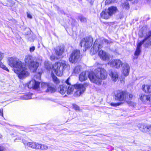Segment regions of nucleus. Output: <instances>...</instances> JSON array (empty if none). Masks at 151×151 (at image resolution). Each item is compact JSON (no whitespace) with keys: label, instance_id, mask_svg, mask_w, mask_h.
<instances>
[{"label":"nucleus","instance_id":"1","mask_svg":"<svg viewBox=\"0 0 151 151\" xmlns=\"http://www.w3.org/2000/svg\"><path fill=\"white\" fill-rule=\"evenodd\" d=\"M107 73L103 68H97L94 72L89 73L88 78L90 81L98 85L101 84L102 80L106 79L107 77Z\"/></svg>","mask_w":151,"mask_h":151},{"label":"nucleus","instance_id":"2","mask_svg":"<svg viewBox=\"0 0 151 151\" xmlns=\"http://www.w3.org/2000/svg\"><path fill=\"white\" fill-rule=\"evenodd\" d=\"M88 85V83H85L83 84H76L74 85H70L67 88V94L68 95L71 94L75 88L76 91L74 94V96H79L85 92L86 87Z\"/></svg>","mask_w":151,"mask_h":151},{"label":"nucleus","instance_id":"3","mask_svg":"<svg viewBox=\"0 0 151 151\" xmlns=\"http://www.w3.org/2000/svg\"><path fill=\"white\" fill-rule=\"evenodd\" d=\"M70 67L66 61H63L61 62L56 63L53 66V70L57 76H61L63 70H69Z\"/></svg>","mask_w":151,"mask_h":151},{"label":"nucleus","instance_id":"4","mask_svg":"<svg viewBox=\"0 0 151 151\" xmlns=\"http://www.w3.org/2000/svg\"><path fill=\"white\" fill-rule=\"evenodd\" d=\"M109 43V42L106 39L103 38L96 39L91 50V53L92 54H96L103 47V45Z\"/></svg>","mask_w":151,"mask_h":151},{"label":"nucleus","instance_id":"5","mask_svg":"<svg viewBox=\"0 0 151 151\" xmlns=\"http://www.w3.org/2000/svg\"><path fill=\"white\" fill-rule=\"evenodd\" d=\"M25 65L28 66L31 70L35 72L39 66V63L34 61L33 57L30 55L26 56L25 58Z\"/></svg>","mask_w":151,"mask_h":151},{"label":"nucleus","instance_id":"6","mask_svg":"<svg viewBox=\"0 0 151 151\" xmlns=\"http://www.w3.org/2000/svg\"><path fill=\"white\" fill-rule=\"evenodd\" d=\"M7 60L8 65L13 68L14 71V69H19L23 63L17 58L14 57L8 58Z\"/></svg>","mask_w":151,"mask_h":151},{"label":"nucleus","instance_id":"7","mask_svg":"<svg viewBox=\"0 0 151 151\" xmlns=\"http://www.w3.org/2000/svg\"><path fill=\"white\" fill-rule=\"evenodd\" d=\"M42 72V70L41 69L40 71L38 72L37 75L34 76L33 79L29 82L28 85L29 88L37 89L39 87L40 83L37 80L40 79L41 74Z\"/></svg>","mask_w":151,"mask_h":151},{"label":"nucleus","instance_id":"8","mask_svg":"<svg viewBox=\"0 0 151 151\" xmlns=\"http://www.w3.org/2000/svg\"><path fill=\"white\" fill-rule=\"evenodd\" d=\"M14 72L17 74L19 78L21 79H23L27 77L29 74L27 69L24 67V63L19 69H14Z\"/></svg>","mask_w":151,"mask_h":151},{"label":"nucleus","instance_id":"9","mask_svg":"<svg viewBox=\"0 0 151 151\" xmlns=\"http://www.w3.org/2000/svg\"><path fill=\"white\" fill-rule=\"evenodd\" d=\"M24 145H26L28 146L36 149H41L42 150H46L48 149L47 146L44 144H39L36 142H28L23 141Z\"/></svg>","mask_w":151,"mask_h":151},{"label":"nucleus","instance_id":"10","mask_svg":"<svg viewBox=\"0 0 151 151\" xmlns=\"http://www.w3.org/2000/svg\"><path fill=\"white\" fill-rule=\"evenodd\" d=\"M80 53L79 50L73 51L71 54L69 59L70 62L74 63L77 62L80 57Z\"/></svg>","mask_w":151,"mask_h":151},{"label":"nucleus","instance_id":"11","mask_svg":"<svg viewBox=\"0 0 151 151\" xmlns=\"http://www.w3.org/2000/svg\"><path fill=\"white\" fill-rule=\"evenodd\" d=\"M93 39L91 37H87L82 40L80 43L81 47H84L86 48L90 47L92 45Z\"/></svg>","mask_w":151,"mask_h":151},{"label":"nucleus","instance_id":"12","mask_svg":"<svg viewBox=\"0 0 151 151\" xmlns=\"http://www.w3.org/2000/svg\"><path fill=\"white\" fill-rule=\"evenodd\" d=\"M151 36V32L150 31H148L146 34V37L145 39L141 42H143V44H144L145 47H148L151 45V38L150 37Z\"/></svg>","mask_w":151,"mask_h":151},{"label":"nucleus","instance_id":"13","mask_svg":"<svg viewBox=\"0 0 151 151\" xmlns=\"http://www.w3.org/2000/svg\"><path fill=\"white\" fill-rule=\"evenodd\" d=\"M125 92L119 91L115 94V99L120 101H123L125 100Z\"/></svg>","mask_w":151,"mask_h":151},{"label":"nucleus","instance_id":"14","mask_svg":"<svg viewBox=\"0 0 151 151\" xmlns=\"http://www.w3.org/2000/svg\"><path fill=\"white\" fill-rule=\"evenodd\" d=\"M108 64L111 67L119 68L122 65V62L119 60H116L110 61Z\"/></svg>","mask_w":151,"mask_h":151},{"label":"nucleus","instance_id":"15","mask_svg":"<svg viewBox=\"0 0 151 151\" xmlns=\"http://www.w3.org/2000/svg\"><path fill=\"white\" fill-rule=\"evenodd\" d=\"M98 55L102 60H106L109 59V56L108 54L103 50H99L98 52Z\"/></svg>","mask_w":151,"mask_h":151},{"label":"nucleus","instance_id":"16","mask_svg":"<svg viewBox=\"0 0 151 151\" xmlns=\"http://www.w3.org/2000/svg\"><path fill=\"white\" fill-rule=\"evenodd\" d=\"M138 127L140 130L143 132H149V129H151V126L145 124H139Z\"/></svg>","mask_w":151,"mask_h":151},{"label":"nucleus","instance_id":"17","mask_svg":"<svg viewBox=\"0 0 151 151\" xmlns=\"http://www.w3.org/2000/svg\"><path fill=\"white\" fill-rule=\"evenodd\" d=\"M125 100L128 104L131 106H134L135 105V104L133 102L129 101V100H131L133 97V95L125 92Z\"/></svg>","mask_w":151,"mask_h":151},{"label":"nucleus","instance_id":"18","mask_svg":"<svg viewBox=\"0 0 151 151\" xmlns=\"http://www.w3.org/2000/svg\"><path fill=\"white\" fill-rule=\"evenodd\" d=\"M130 67L129 65L127 64H124L123 65L122 72L124 76H126L128 75L129 73Z\"/></svg>","mask_w":151,"mask_h":151},{"label":"nucleus","instance_id":"19","mask_svg":"<svg viewBox=\"0 0 151 151\" xmlns=\"http://www.w3.org/2000/svg\"><path fill=\"white\" fill-rule=\"evenodd\" d=\"M89 73L86 72H83L79 75V79L81 81H86L87 79L88 76V77Z\"/></svg>","mask_w":151,"mask_h":151},{"label":"nucleus","instance_id":"20","mask_svg":"<svg viewBox=\"0 0 151 151\" xmlns=\"http://www.w3.org/2000/svg\"><path fill=\"white\" fill-rule=\"evenodd\" d=\"M111 80L114 82L116 81L119 78V74L118 73L115 71H111L109 74Z\"/></svg>","mask_w":151,"mask_h":151},{"label":"nucleus","instance_id":"21","mask_svg":"<svg viewBox=\"0 0 151 151\" xmlns=\"http://www.w3.org/2000/svg\"><path fill=\"white\" fill-rule=\"evenodd\" d=\"M140 99L141 101L143 102L146 101H151V95H147L145 94H141L140 95Z\"/></svg>","mask_w":151,"mask_h":151},{"label":"nucleus","instance_id":"22","mask_svg":"<svg viewBox=\"0 0 151 151\" xmlns=\"http://www.w3.org/2000/svg\"><path fill=\"white\" fill-rule=\"evenodd\" d=\"M64 51V48L62 46H58L55 49L56 55L58 56L61 55Z\"/></svg>","mask_w":151,"mask_h":151},{"label":"nucleus","instance_id":"23","mask_svg":"<svg viewBox=\"0 0 151 151\" xmlns=\"http://www.w3.org/2000/svg\"><path fill=\"white\" fill-rule=\"evenodd\" d=\"M100 16L101 17L105 19H108L111 17L108 10H106L103 11L100 14Z\"/></svg>","mask_w":151,"mask_h":151},{"label":"nucleus","instance_id":"24","mask_svg":"<svg viewBox=\"0 0 151 151\" xmlns=\"http://www.w3.org/2000/svg\"><path fill=\"white\" fill-rule=\"evenodd\" d=\"M142 88L143 91L146 93H151V85H143Z\"/></svg>","mask_w":151,"mask_h":151},{"label":"nucleus","instance_id":"25","mask_svg":"<svg viewBox=\"0 0 151 151\" xmlns=\"http://www.w3.org/2000/svg\"><path fill=\"white\" fill-rule=\"evenodd\" d=\"M143 44V42H140L137 44V47L134 53L135 56H138L139 55L141 51V46Z\"/></svg>","mask_w":151,"mask_h":151},{"label":"nucleus","instance_id":"26","mask_svg":"<svg viewBox=\"0 0 151 151\" xmlns=\"http://www.w3.org/2000/svg\"><path fill=\"white\" fill-rule=\"evenodd\" d=\"M107 10L111 16L115 14L118 10L117 8L115 6H111L109 7Z\"/></svg>","mask_w":151,"mask_h":151},{"label":"nucleus","instance_id":"27","mask_svg":"<svg viewBox=\"0 0 151 151\" xmlns=\"http://www.w3.org/2000/svg\"><path fill=\"white\" fill-rule=\"evenodd\" d=\"M67 86L65 85L60 86L58 89V91L61 94H64L67 93Z\"/></svg>","mask_w":151,"mask_h":151},{"label":"nucleus","instance_id":"28","mask_svg":"<svg viewBox=\"0 0 151 151\" xmlns=\"http://www.w3.org/2000/svg\"><path fill=\"white\" fill-rule=\"evenodd\" d=\"M47 87V92L52 93L55 92L56 91V89L54 87L50 86L49 84Z\"/></svg>","mask_w":151,"mask_h":151},{"label":"nucleus","instance_id":"29","mask_svg":"<svg viewBox=\"0 0 151 151\" xmlns=\"http://www.w3.org/2000/svg\"><path fill=\"white\" fill-rule=\"evenodd\" d=\"M52 76L53 82L56 84H58L60 82L59 79L53 74H52Z\"/></svg>","mask_w":151,"mask_h":151},{"label":"nucleus","instance_id":"30","mask_svg":"<svg viewBox=\"0 0 151 151\" xmlns=\"http://www.w3.org/2000/svg\"><path fill=\"white\" fill-rule=\"evenodd\" d=\"M122 7L126 9H128L129 8V4L127 1L122 3Z\"/></svg>","mask_w":151,"mask_h":151},{"label":"nucleus","instance_id":"31","mask_svg":"<svg viewBox=\"0 0 151 151\" xmlns=\"http://www.w3.org/2000/svg\"><path fill=\"white\" fill-rule=\"evenodd\" d=\"M81 69V67L80 66H77L75 67L74 69V72L76 73H78L80 71Z\"/></svg>","mask_w":151,"mask_h":151},{"label":"nucleus","instance_id":"32","mask_svg":"<svg viewBox=\"0 0 151 151\" xmlns=\"http://www.w3.org/2000/svg\"><path fill=\"white\" fill-rule=\"evenodd\" d=\"M78 18L82 22L84 23L86 22L87 20L86 18L82 16L81 15L79 16Z\"/></svg>","mask_w":151,"mask_h":151},{"label":"nucleus","instance_id":"33","mask_svg":"<svg viewBox=\"0 0 151 151\" xmlns=\"http://www.w3.org/2000/svg\"><path fill=\"white\" fill-rule=\"evenodd\" d=\"M45 68L48 70H49L51 68V65L49 64L48 61H46L45 62Z\"/></svg>","mask_w":151,"mask_h":151},{"label":"nucleus","instance_id":"34","mask_svg":"<svg viewBox=\"0 0 151 151\" xmlns=\"http://www.w3.org/2000/svg\"><path fill=\"white\" fill-rule=\"evenodd\" d=\"M116 0H106L105 4L106 5H108L111 3H114Z\"/></svg>","mask_w":151,"mask_h":151},{"label":"nucleus","instance_id":"35","mask_svg":"<svg viewBox=\"0 0 151 151\" xmlns=\"http://www.w3.org/2000/svg\"><path fill=\"white\" fill-rule=\"evenodd\" d=\"M121 103H111L110 104V105L111 106L114 107H116L120 105Z\"/></svg>","mask_w":151,"mask_h":151},{"label":"nucleus","instance_id":"36","mask_svg":"<svg viewBox=\"0 0 151 151\" xmlns=\"http://www.w3.org/2000/svg\"><path fill=\"white\" fill-rule=\"evenodd\" d=\"M32 98L31 95H26L24 96V99H29Z\"/></svg>","mask_w":151,"mask_h":151},{"label":"nucleus","instance_id":"37","mask_svg":"<svg viewBox=\"0 0 151 151\" xmlns=\"http://www.w3.org/2000/svg\"><path fill=\"white\" fill-rule=\"evenodd\" d=\"M48 85V84L47 83H42L41 84V86L43 88L47 87Z\"/></svg>","mask_w":151,"mask_h":151},{"label":"nucleus","instance_id":"38","mask_svg":"<svg viewBox=\"0 0 151 151\" xmlns=\"http://www.w3.org/2000/svg\"><path fill=\"white\" fill-rule=\"evenodd\" d=\"M50 58L52 60H54L55 59H58L59 58L58 57H56L54 55H52L51 56Z\"/></svg>","mask_w":151,"mask_h":151},{"label":"nucleus","instance_id":"39","mask_svg":"<svg viewBox=\"0 0 151 151\" xmlns=\"http://www.w3.org/2000/svg\"><path fill=\"white\" fill-rule=\"evenodd\" d=\"M73 107L76 110H78L79 109V107L75 104L73 105Z\"/></svg>","mask_w":151,"mask_h":151},{"label":"nucleus","instance_id":"40","mask_svg":"<svg viewBox=\"0 0 151 151\" xmlns=\"http://www.w3.org/2000/svg\"><path fill=\"white\" fill-rule=\"evenodd\" d=\"M35 49V48L34 46H32L30 47L29 51L30 52H33Z\"/></svg>","mask_w":151,"mask_h":151},{"label":"nucleus","instance_id":"41","mask_svg":"<svg viewBox=\"0 0 151 151\" xmlns=\"http://www.w3.org/2000/svg\"><path fill=\"white\" fill-rule=\"evenodd\" d=\"M5 150V147L3 146H0V151H3Z\"/></svg>","mask_w":151,"mask_h":151},{"label":"nucleus","instance_id":"42","mask_svg":"<svg viewBox=\"0 0 151 151\" xmlns=\"http://www.w3.org/2000/svg\"><path fill=\"white\" fill-rule=\"evenodd\" d=\"M0 115L3 116V109H0Z\"/></svg>","mask_w":151,"mask_h":151},{"label":"nucleus","instance_id":"43","mask_svg":"<svg viewBox=\"0 0 151 151\" xmlns=\"http://www.w3.org/2000/svg\"><path fill=\"white\" fill-rule=\"evenodd\" d=\"M27 17L28 18H30V19H32V17L31 14H30L28 12H27Z\"/></svg>","mask_w":151,"mask_h":151},{"label":"nucleus","instance_id":"44","mask_svg":"<svg viewBox=\"0 0 151 151\" xmlns=\"http://www.w3.org/2000/svg\"><path fill=\"white\" fill-rule=\"evenodd\" d=\"M69 79L70 78H68L65 81V83L68 85H70V83L69 82Z\"/></svg>","mask_w":151,"mask_h":151},{"label":"nucleus","instance_id":"45","mask_svg":"<svg viewBox=\"0 0 151 151\" xmlns=\"http://www.w3.org/2000/svg\"><path fill=\"white\" fill-rule=\"evenodd\" d=\"M2 135L0 134V139L2 137Z\"/></svg>","mask_w":151,"mask_h":151},{"label":"nucleus","instance_id":"46","mask_svg":"<svg viewBox=\"0 0 151 151\" xmlns=\"http://www.w3.org/2000/svg\"><path fill=\"white\" fill-rule=\"evenodd\" d=\"M14 3H12V5H13H13H14Z\"/></svg>","mask_w":151,"mask_h":151},{"label":"nucleus","instance_id":"47","mask_svg":"<svg viewBox=\"0 0 151 151\" xmlns=\"http://www.w3.org/2000/svg\"><path fill=\"white\" fill-rule=\"evenodd\" d=\"M17 140V139H16L15 140H14V141L15 142H16V140Z\"/></svg>","mask_w":151,"mask_h":151},{"label":"nucleus","instance_id":"48","mask_svg":"<svg viewBox=\"0 0 151 151\" xmlns=\"http://www.w3.org/2000/svg\"><path fill=\"white\" fill-rule=\"evenodd\" d=\"M81 1V0H79V1Z\"/></svg>","mask_w":151,"mask_h":151},{"label":"nucleus","instance_id":"49","mask_svg":"<svg viewBox=\"0 0 151 151\" xmlns=\"http://www.w3.org/2000/svg\"><path fill=\"white\" fill-rule=\"evenodd\" d=\"M65 96H67L66 94L65 95Z\"/></svg>","mask_w":151,"mask_h":151}]
</instances>
